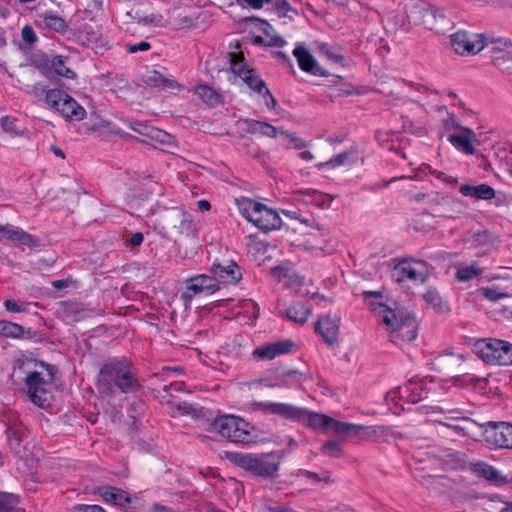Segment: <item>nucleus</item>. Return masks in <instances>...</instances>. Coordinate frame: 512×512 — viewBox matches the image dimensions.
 I'll return each mask as SVG.
<instances>
[{"label":"nucleus","mask_w":512,"mask_h":512,"mask_svg":"<svg viewBox=\"0 0 512 512\" xmlns=\"http://www.w3.org/2000/svg\"><path fill=\"white\" fill-rule=\"evenodd\" d=\"M102 397H114L118 393H135L141 388L133 365L125 357L107 359L100 367L95 382Z\"/></svg>","instance_id":"nucleus-1"},{"label":"nucleus","mask_w":512,"mask_h":512,"mask_svg":"<svg viewBox=\"0 0 512 512\" xmlns=\"http://www.w3.org/2000/svg\"><path fill=\"white\" fill-rule=\"evenodd\" d=\"M362 295L370 309L386 326L393 342L398 340L411 342L416 339L417 322L413 316L404 311L393 310L383 303L382 291H363Z\"/></svg>","instance_id":"nucleus-2"},{"label":"nucleus","mask_w":512,"mask_h":512,"mask_svg":"<svg viewBox=\"0 0 512 512\" xmlns=\"http://www.w3.org/2000/svg\"><path fill=\"white\" fill-rule=\"evenodd\" d=\"M208 431L234 443L247 444L253 440L249 423L234 415L216 417L209 424Z\"/></svg>","instance_id":"nucleus-3"},{"label":"nucleus","mask_w":512,"mask_h":512,"mask_svg":"<svg viewBox=\"0 0 512 512\" xmlns=\"http://www.w3.org/2000/svg\"><path fill=\"white\" fill-rule=\"evenodd\" d=\"M241 215L256 227L264 231L279 229L282 225L278 213L266 205L249 198L238 201Z\"/></svg>","instance_id":"nucleus-4"},{"label":"nucleus","mask_w":512,"mask_h":512,"mask_svg":"<svg viewBox=\"0 0 512 512\" xmlns=\"http://www.w3.org/2000/svg\"><path fill=\"white\" fill-rule=\"evenodd\" d=\"M41 370L28 371L25 377L27 396L32 403L44 407L50 398V385L54 380V369L45 365Z\"/></svg>","instance_id":"nucleus-5"},{"label":"nucleus","mask_w":512,"mask_h":512,"mask_svg":"<svg viewBox=\"0 0 512 512\" xmlns=\"http://www.w3.org/2000/svg\"><path fill=\"white\" fill-rule=\"evenodd\" d=\"M474 352L487 364L512 365V343L508 341L495 338L480 339L474 344Z\"/></svg>","instance_id":"nucleus-6"},{"label":"nucleus","mask_w":512,"mask_h":512,"mask_svg":"<svg viewBox=\"0 0 512 512\" xmlns=\"http://www.w3.org/2000/svg\"><path fill=\"white\" fill-rule=\"evenodd\" d=\"M298 423L314 431L333 435L336 437L347 436L352 428L348 423L340 422L326 414L302 409Z\"/></svg>","instance_id":"nucleus-7"},{"label":"nucleus","mask_w":512,"mask_h":512,"mask_svg":"<svg viewBox=\"0 0 512 512\" xmlns=\"http://www.w3.org/2000/svg\"><path fill=\"white\" fill-rule=\"evenodd\" d=\"M282 457L277 452L261 455H239V465L247 471L262 477H272L279 470Z\"/></svg>","instance_id":"nucleus-8"},{"label":"nucleus","mask_w":512,"mask_h":512,"mask_svg":"<svg viewBox=\"0 0 512 512\" xmlns=\"http://www.w3.org/2000/svg\"><path fill=\"white\" fill-rule=\"evenodd\" d=\"M428 277V264L422 260L403 258L395 264L392 270V278L397 283L411 281L423 284Z\"/></svg>","instance_id":"nucleus-9"},{"label":"nucleus","mask_w":512,"mask_h":512,"mask_svg":"<svg viewBox=\"0 0 512 512\" xmlns=\"http://www.w3.org/2000/svg\"><path fill=\"white\" fill-rule=\"evenodd\" d=\"M426 390V378L414 376L408 379L404 385L390 390L386 395V400L393 403H396L397 400L416 403L422 400Z\"/></svg>","instance_id":"nucleus-10"},{"label":"nucleus","mask_w":512,"mask_h":512,"mask_svg":"<svg viewBox=\"0 0 512 512\" xmlns=\"http://www.w3.org/2000/svg\"><path fill=\"white\" fill-rule=\"evenodd\" d=\"M484 440L487 445L498 449H512V424L508 422H487L484 425Z\"/></svg>","instance_id":"nucleus-11"},{"label":"nucleus","mask_w":512,"mask_h":512,"mask_svg":"<svg viewBox=\"0 0 512 512\" xmlns=\"http://www.w3.org/2000/svg\"><path fill=\"white\" fill-rule=\"evenodd\" d=\"M219 290L220 285L213 275L197 274L185 280V290L181 298L185 302H190L196 295H212Z\"/></svg>","instance_id":"nucleus-12"},{"label":"nucleus","mask_w":512,"mask_h":512,"mask_svg":"<svg viewBox=\"0 0 512 512\" xmlns=\"http://www.w3.org/2000/svg\"><path fill=\"white\" fill-rule=\"evenodd\" d=\"M450 43L455 53L459 55H475L485 47V37L482 34L459 30L450 36Z\"/></svg>","instance_id":"nucleus-13"},{"label":"nucleus","mask_w":512,"mask_h":512,"mask_svg":"<svg viewBox=\"0 0 512 512\" xmlns=\"http://www.w3.org/2000/svg\"><path fill=\"white\" fill-rule=\"evenodd\" d=\"M430 7L422 2H410L405 5V16L401 20L400 27L404 31H409L414 26H423L426 28V20L430 19Z\"/></svg>","instance_id":"nucleus-14"},{"label":"nucleus","mask_w":512,"mask_h":512,"mask_svg":"<svg viewBox=\"0 0 512 512\" xmlns=\"http://www.w3.org/2000/svg\"><path fill=\"white\" fill-rule=\"evenodd\" d=\"M210 271L217 283L235 285L240 282L243 277L241 267L233 260H224L222 262H214Z\"/></svg>","instance_id":"nucleus-15"},{"label":"nucleus","mask_w":512,"mask_h":512,"mask_svg":"<svg viewBox=\"0 0 512 512\" xmlns=\"http://www.w3.org/2000/svg\"><path fill=\"white\" fill-rule=\"evenodd\" d=\"M294 347L295 343L293 341L285 339L262 344L253 351L252 355L262 361L272 360L277 356L292 352Z\"/></svg>","instance_id":"nucleus-16"},{"label":"nucleus","mask_w":512,"mask_h":512,"mask_svg":"<svg viewBox=\"0 0 512 512\" xmlns=\"http://www.w3.org/2000/svg\"><path fill=\"white\" fill-rule=\"evenodd\" d=\"M257 409L267 413L278 415L284 419L293 420L298 422L302 409L300 407H296L287 403H279V402H258L256 403Z\"/></svg>","instance_id":"nucleus-17"},{"label":"nucleus","mask_w":512,"mask_h":512,"mask_svg":"<svg viewBox=\"0 0 512 512\" xmlns=\"http://www.w3.org/2000/svg\"><path fill=\"white\" fill-rule=\"evenodd\" d=\"M164 222L168 228H173L179 234H188L192 230L191 216L182 208L174 207L167 210Z\"/></svg>","instance_id":"nucleus-18"},{"label":"nucleus","mask_w":512,"mask_h":512,"mask_svg":"<svg viewBox=\"0 0 512 512\" xmlns=\"http://www.w3.org/2000/svg\"><path fill=\"white\" fill-rule=\"evenodd\" d=\"M293 55L297 59L298 65L302 71L315 76L327 75L326 71L318 65L313 55L303 45H297L293 50Z\"/></svg>","instance_id":"nucleus-19"},{"label":"nucleus","mask_w":512,"mask_h":512,"mask_svg":"<svg viewBox=\"0 0 512 512\" xmlns=\"http://www.w3.org/2000/svg\"><path fill=\"white\" fill-rule=\"evenodd\" d=\"M0 239H6L29 248H34L38 245V240H36L31 234L12 225L0 224Z\"/></svg>","instance_id":"nucleus-20"},{"label":"nucleus","mask_w":512,"mask_h":512,"mask_svg":"<svg viewBox=\"0 0 512 512\" xmlns=\"http://www.w3.org/2000/svg\"><path fill=\"white\" fill-rule=\"evenodd\" d=\"M127 124L131 130H133L138 135L143 137L142 139H140L141 142H165V137L167 136V134L163 130L153 127L147 124L146 122L142 121H128Z\"/></svg>","instance_id":"nucleus-21"},{"label":"nucleus","mask_w":512,"mask_h":512,"mask_svg":"<svg viewBox=\"0 0 512 512\" xmlns=\"http://www.w3.org/2000/svg\"><path fill=\"white\" fill-rule=\"evenodd\" d=\"M315 332L322 337L327 345L332 346L338 338L339 320L323 316L315 323Z\"/></svg>","instance_id":"nucleus-22"},{"label":"nucleus","mask_w":512,"mask_h":512,"mask_svg":"<svg viewBox=\"0 0 512 512\" xmlns=\"http://www.w3.org/2000/svg\"><path fill=\"white\" fill-rule=\"evenodd\" d=\"M447 139L457 150L468 155L475 153L472 142L476 140V135L472 129L461 128L460 133L449 134Z\"/></svg>","instance_id":"nucleus-23"},{"label":"nucleus","mask_w":512,"mask_h":512,"mask_svg":"<svg viewBox=\"0 0 512 512\" xmlns=\"http://www.w3.org/2000/svg\"><path fill=\"white\" fill-rule=\"evenodd\" d=\"M96 493L107 503H112L116 506L124 507L131 502L128 492L111 486L99 487Z\"/></svg>","instance_id":"nucleus-24"},{"label":"nucleus","mask_w":512,"mask_h":512,"mask_svg":"<svg viewBox=\"0 0 512 512\" xmlns=\"http://www.w3.org/2000/svg\"><path fill=\"white\" fill-rule=\"evenodd\" d=\"M471 471L478 477L483 478L493 484H504L507 482L505 476H502L501 473L492 465H489L486 462H476L471 464Z\"/></svg>","instance_id":"nucleus-25"},{"label":"nucleus","mask_w":512,"mask_h":512,"mask_svg":"<svg viewBox=\"0 0 512 512\" xmlns=\"http://www.w3.org/2000/svg\"><path fill=\"white\" fill-rule=\"evenodd\" d=\"M358 29L361 32V35L359 36V45H364L368 50L374 49L381 56H383L385 52H388V45L382 37L374 34L372 31H370L368 35H365L366 29L363 27H359Z\"/></svg>","instance_id":"nucleus-26"},{"label":"nucleus","mask_w":512,"mask_h":512,"mask_svg":"<svg viewBox=\"0 0 512 512\" xmlns=\"http://www.w3.org/2000/svg\"><path fill=\"white\" fill-rule=\"evenodd\" d=\"M34 332L31 329L25 330L21 325L6 320H0V336L5 338H32Z\"/></svg>","instance_id":"nucleus-27"},{"label":"nucleus","mask_w":512,"mask_h":512,"mask_svg":"<svg viewBox=\"0 0 512 512\" xmlns=\"http://www.w3.org/2000/svg\"><path fill=\"white\" fill-rule=\"evenodd\" d=\"M430 19L426 20V29L435 31L436 33H445L452 27V22L444 13L435 8L430 10Z\"/></svg>","instance_id":"nucleus-28"},{"label":"nucleus","mask_w":512,"mask_h":512,"mask_svg":"<svg viewBox=\"0 0 512 512\" xmlns=\"http://www.w3.org/2000/svg\"><path fill=\"white\" fill-rule=\"evenodd\" d=\"M460 193L466 197H473L480 200H490L495 196V190L488 184H480L477 186L461 185Z\"/></svg>","instance_id":"nucleus-29"},{"label":"nucleus","mask_w":512,"mask_h":512,"mask_svg":"<svg viewBox=\"0 0 512 512\" xmlns=\"http://www.w3.org/2000/svg\"><path fill=\"white\" fill-rule=\"evenodd\" d=\"M312 313L311 307L304 302H296L286 311L287 317L295 323L304 324Z\"/></svg>","instance_id":"nucleus-30"},{"label":"nucleus","mask_w":512,"mask_h":512,"mask_svg":"<svg viewBox=\"0 0 512 512\" xmlns=\"http://www.w3.org/2000/svg\"><path fill=\"white\" fill-rule=\"evenodd\" d=\"M227 56L231 72L237 75L239 78L242 79L252 70L245 63V58L242 51L229 52Z\"/></svg>","instance_id":"nucleus-31"},{"label":"nucleus","mask_w":512,"mask_h":512,"mask_svg":"<svg viewBox=\"0 0 512 512\" xmlns=\"http://www.w3.org/2000/svg\"><path fill=\"white\" fill-rule=\"evenodd\" d=\"M62 117L71 121H81L86 116L85 109L78 104L70 95L66 103L62 104Z\"/></svg>","instance_id":"nucleus-32"},{"label":"nucleus","mask_w":512,"mask_h":512,"mask_svg":"<svg viewBox=\"0 0 512 512\" xmlns=\"http://www.w3.org/2000/svg\"><path fill=\"white\" fill-rule=\"evenodd\" d=\"M69 98V94L60 89H50L45 93V103L55 111L62 113V104L66 103Z\"/></svg>","instance_id":"nucleus-33"},{"label":"nucleus","mask_w":512,"mask_h":512,"mask_svg":"<svg viewBox=\"0 0 512 512\" xmlns=\"http://www.w3.org/2000/svg\"><path fill=\"white\" fill-rule=\"evenodd\" d=\"M384 435L382 427L376 426H362L354 424V438L358 437L361 440L377 441Z\"/></svg>","instance_id":"nucleus-34"},{"label":"nucleus","mask_w":512,"mask_h":512,"mask_svg":"<svg viewBox=\"0 0 512 512\" xmlns=\"http://www.w3.org/2000/svg\"><path fill=\"white\" fill-rule=\"evenodd\" d=\"M61 310L67 322H77L84 316V309L77 302L64 301L61 303Z\"/></svg>","instance_id":"nucleus-35"},{"label":"nucleus","mask_w":512,"mask_h":512,"mask_svg":"<svg viewBox=\"0 0 512 512\" xmlns=\"http://www.w3.org/2000/svg\"><path fill=\"white\" fill-rule=\"evenodd\" d=\"M246 123H247V130L250 133H253V134L258 133V134H261L263 136H267L270 138H275L278 134L277 128L267 122L251 119V120H247Z\"/></svg>","instance_id":"nucleus-36"},{"label":"nucleus","mask_w":512,"mask_h":512,"mask_svg":"<svg viewBox=\"0 0 512 512\" xmlns=\"http://www.w3.org/2000/svg\"><path fill=\"white\" fill-rule=\"evenodd\" d=\"M492 62L501 71L512 75V49L494 51Z\"/></svg>","instance_id":"nucleus-37"},{"label":"nucleus","mask_w":512,"mask_h":512,"mask_svg":"<svg viewBox=\"0 0 512 512\" xmlns=\"http://www.w3.org/2000/svg\"><path fill=\"white\" fill-rule=\"evenodd\" d=\"M194 93L211 107H216L221 103L220 95L207 85H197L194 88Z\"/></svg>","instance_id":"nucleus-38"},{"label":"nucleus","mask_w":512,"mask_h":512,"mask_svg":"<svg viewBox=\"0 0 512 512\" xmlns=\"http://www.w3.org/2000/svg\"><path fill=\"white\" fill-rule=\"evenodd\" d=\"M148 81L150 84L163 89L175 90L180 88V84L173 77H167L158 71H153Z\"/></svg>","instance_id":"nucleus-39"},{"label":"nucleus","mask_w":512,"mask_h":512,"mask_svg":"<svg viewBox=\"0 0 512 512\" xmlns=\"http://www.w3.org/2000/svg\"><path fill=\"white\" fill-rule=\"evenodd\" d=\"M0 512H23L19 507V497L12 493L0 492Z\"/></svg>","instance_id":"nucleus-40"},{"label":"nucleus","mask_w":512,"mask_h":512,"mask_svg":"<svg viewBox=\"0 0 512 512\" xmlns=\"http://www.w3.org/2000/svg\"><path fill=\"white\" fill-rule=\"evenodd\" d=\"M482 272L483 269L479 266V263L473 262L469 266L459 268L456 272V279L459 282H468L480 276Z\"/></svg>","instance_id":"nucleus-41"},{"label":"nucleus","mask_w":512,"mask_h":512,"mask_svg":"<svg viewBox=\"0 0 512 512\" xmlns=\"http://www.w3.org/2000/svg\"><path fill=\"white\" fill-rule=\"evenodd\" d=\"M65 59V57L60 55L55 56L52 60V68L59 76L65 77L67 79H74L76 74L73 70L65 65Z\"/></svg>","instance_id":"nucleus-42"},{"label":"nucleus","mask_w":512,"mask_h":512,"mask_svg":"<svg viewBox=\"0 0 512 512\" xmlns=\"http://www.w3.org/2000/svg\"><path fill=\"white\" fill-rule=\"evenodd\" d=\"M423 299L428 305L432 306V308L437 311H443L446 308L439 292L434 288H429L423 294Z\"/></svg>","instance_id":"nucleus-43"},{"label":"nucleus","mask_w":512,"mask_h":512,"mask_svg":"<svg viewBox=\"0 0 512 512\" xmlns=\"http://www.w3.org/2000/svg\"><path fill=\"white\" fill-rule=\"evenodd\" d=\"M344 437L340 436L337 440L326 441L321 447L322 453L329 457H340L342 455V440Z\"/></svg>","instance_id":"nucleus-44"},{"label":"nucleus","mask_w":512,"mask_h":512,"mask_svg":"<svg viewBox=\"0 0 512 512\" xmlns=\"http://www.w3.org/2000/svg\"><path fill=\"white\" fill-rule=\"evenodd\" d=\"M0 126L2 130L12 136H21L23 130L18 125V120L10 116H3L0 118Z\"/></svg>","instance_id":"nucleus-45"},{"label":"nucleus","mask_w":512,"mask_h":512,"mask_svg":"<svg viewBox=\"0 0 512 512\" xmlns=\"http://www.w3.org/2000/svg\"><path fill=\"white\" fill-rule=\"evenodd\" d=\"M251 90L258 93L265 88L266 83L257 75L254 69L241 79Z\"/></svg>","instance_id":"nucleus-46"},{"label":"nucleus","mask_w":512,"mask_h":512,"mask_svg":"<svg viewBox=\"0 0 512 512\" xmlns=\"http://www.w3.org/2000/svg\"><path fill=\"white\" fill-rule=\"evenodd\" d=\"M44 25L56 32H65L67 29L66 22L63 18L56 15H45L43 17Z\"/></svg>","instance_id":"nucleus-47"},{"label":"nucleus","mask_w":512,"mask_h":512,"mask_svg":"<svg viewBox=\"0 0 512 512\" xmlns=\"http://www.w3.org/2000/svg\"><path fill=\"white\" fill-rule=\"evenodd\" d=\"M30 303L26 301H15L13 299H6L4 301V307L7 311L12 313H21L27 312L29 309Z\"/></svg>","instance_id":"nucleus-48"},{"label":"nucleus","mask_w":512,"mask_h":512,"mask_svg":"<svg viewBox=\"0 0 512 512\" xmlns=\"http://www.w3.org/2000/svg\"><path fill=\"white\" fill-rule=\"evenodd\" d=\"M479 291L486 299L494 302L508 296L507 293L502 292L495 287H482Z\"/></svg>","instance_id":"nucleus-49"},{"label":"nucleus","mask_w":512,"mask_h":512,"mask_svg":"<svg viewBox=\"0 0 512 512\" xmlns=\"http://www.w3.org/2000/svg\"><path fill=\"white\" fill-rule=\"evenodd\" d=\"M255 43L270 47H282L286 42L279 36L268 37L267 39H264L262 36H256Z\"/></svg>","instance_id":"nucleus-50"},{"label":"nucleus","mask_w":512,"mask_h":512,"mask_svg":"<svg viewBox=\"0 0 512 512\" xmlns=\"http://www.w3.org/2000/svg\"><path fill=\"white\" fill-rule=\"evenodd\" d=\"M316 190L307 189V190H298L295 192V199L298 201H302L305 204H314V195Z\"/></svg>","instance_id":"nucleus-51"},{"label":"nucleus","mask_w":512,"mask_h":512,"mask_svg":"<svg viewBox=\"0 0 512 512\" xmlns=\"http://www.w3.org/2000/svg\"><path fill=\"white\" fill-rule=\"evenodd\" d=\"M259 95H261L263 97V100H264V104L266 105V107L270 110H273L276 108L277 106V101L276 99L274 98V96L271 94L270 90L267 88V86L265 85V88H263V90L261 89L259 92H258Z\"/></svg>","instance_id":"nucleus-52"},{"label":"nucleus","mask_w":512,"mask_h":512,"mask_svg":"<svg viewBox=\"0 0 512 512\" xmlns=\"http://www.w3.org/2000/svg\"><path fill=\"white\" fill-rule=\"evenodd\" d=\"M442 124H443V127L447 130V131H451V130H457V129H460L461 130V126L458 122V120L456 119L455 115L452 114V113H449L447 112V115L445 118H443L442 120Z\"/></svg>","instance_id":"nucleus-53"},{"label":"nucleus","mask_w":512,"mask_h":512,"mask_svg":"<svg viewBox=\"0 0 512 512\" xmlns=\"http://www.w3.org/2000/svg\"><path fill=\"white\" fill-rule=\"evenodd\" d=\"M21 36H22L23 41L27 44H33L37 41V35H36L34 29L29 25H25L22 28Z\"/></svg>","instance_id":"nucleus-54"},{"label":"nucleus","mask_w":512,"mask_h":512,"mask_svg":"<svg viewBox=\"0 0 512 512\" xmlns=\"http://www.w3.org/2000/svg\"><path fill=\"white\" fill-rule=\"evenodd\" d=\"M143 240H144L143 233L136 232L129 239H126L124 244L127 247L134 248V247L140 246L143 243Z\"/></svg>","instance_id":"nucleus-55"},{"label":"nucleus","mask_w":512,"mask_h":512,"mask_svg":"<svg viewBox=\"0 0 512 512\" xmlns=\"http://www.w3.org/2000/svg\"><path fill=\"white\" fill-rule=\"evenodd\" d=\"M314 195V204L317 207L324 208L328 206L331 202L329 197L325 194H322L321 192L316 190V193H313Z\"/></svg>","instance_id":"nucleus-56"},{"label":"nucleus","mask_w":512,"mask_h":512,"mask_svg":"<svg viewBox=\"0 0 512 512\" xmlns=\"http://www.w3.org/2000/svg\"><path fill=\"white\" fill-rule=\"evenodd\" d=\"M347 158L346 153H341L335 156L334 158L330 159L329 161L320 164V166H327L329 168H335L337 166H340L344 163L345 159Z\"/></svg>","instance_id":"nucleus-57"},{"label":"nucleus","mask_w":512,"mask_h":512,"mask_svg":"<svg viewBox=\"0 0 512 512\" xmlns=\"http://www.w3.org/2000/svg\"><path fill=\"white\" fill-rule=\"evenodd\" d=\"M150 47H151L150 43H148L146 41H141L139 44L127 46V51L129 53H136L138 51H147L150 49Z\"/></svg>","instance_id":"nucleus-58"},{"label":"nucleus","mask_w":512,"mask_h":512,"mask_svg":"<svg viewBox=\"0 0 512 512\" xmlns=\"http://www.w3.org/2000/svg\"><path fill=\"white\" fill-rule=\"evenodd\" d=\"M248 7L253 9H262L265 4L273 2V0H242Z\"/></svg>","instance_id":"nucleus-59"},{"label":"nucleus","mask_w":512,"mask_h":512,"mask_svg":"<svg viewBox=\"0 0 512 512\" xmlns=\"http://www.w3.org/2000/svg\"><path fill=\"white\" fill-rule=\"evenodd\" d=\"M361 12H359V17L363 18L366 22H374L376 20V12L369 9H364L361 7Z\"/></svg>","instance_id":"nucleus-60"},{"label":"nucleus","mask_w":512,"mask_h":512,"mask_svg":"<svg viewBox=\"0 0 512 512\" xmlns=\"http://www.w3.org/2000/svg\"><path fill=\"white\" fill-rule=\"evenodd\" d=\"M78 511H80V512H106L99 505H80L78 507Z\"/></svg>","instance_id":"nucleus-61"},{"label":"nucleus","mask_w":512,"mask_h":512,"mask_svg":"<svg viewBox=\"0 0 512 512\" xmlns=\"http://www.w3.org/2000/svg\"><path fill=\"white\" fill-rule=\"evenodd\" d=\"M284 378H287L289 380H293L294 382L300 381V373H298L296 370H289L284 375Z\"/></svg>","instance_id":"nucleus-62"},{"label":"nucleus","mask_w":512,"mask_h":512,"mask_svg":"<svg viewBox=\"0 0 512 512\" xmlns=\"http://www.w3.org/2000/svg\"><path fill=\"white\" fill-rule=\"evenodd\" d=\"M177 409L182 415L190 414L193 411L192 406L187 403L179 404Z\"/></svg>","instance_id":"nucleus-63"},{"label":"nucleus","mask_w":512,"mask_h":512,"mask_svg":"<svg viewBox=\"0 0 512 512\" xmlns=\"http://www.w3.org/2000/svg\"><path fill=\"white\" fill-rule=\"evenodd\" d=\"M197 206L200 211H209L211 209V204L207 200H199Z\"/></svg>","instance_id":"nucleus-64"}]
</instances>
